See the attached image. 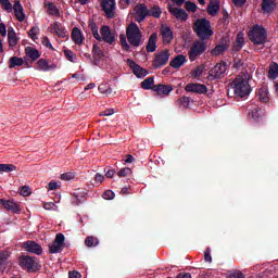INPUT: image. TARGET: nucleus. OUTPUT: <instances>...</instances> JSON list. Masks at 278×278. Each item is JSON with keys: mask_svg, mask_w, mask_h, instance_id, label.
<instances>
[{"mask_svg": "<svg viewBox=\"0 0 278 278\" xmlns=\"http://www.w3.org/2000/svg\"><path fill=\"white\" fill-rule=\"evenodd\" d=\"M119 43L124 51H130L131 47L138 48L142 45V31L138 24L132 22L126 27V36L119 35Z\"/></svg>", "mask_w": 278, "mask_h": 278, "instance_id": "1", "label": "nucleus"}, {"mask_svg": "<svg viewBox=\"0 0 278 278\" xmlns=\"http://www.w3.org/2000/svg\"><path fill=\"white\" fill-rule=\"evenodd\" d=\"M231 88L237 97H249L251 94V85H249V79L243 76H238L231 83Z\"/></svg>", "mask_w": 278, "mask_h": 278, "instance_id": "2", "label": "nucleus"}, {"mask_svg": "<svg viewBox=\"0 0 278 278\" xmlns=\"http://www.w3.org/2000/svg\"><path fill=\"white\" fill-rule=\"evenodd\" d=\"M193 29L201 40H208V38L214 35L210 21L205 18L197 20Z\"/></svg>", "mask_w": 278, "mask_h": 278, "instance_id": "3", "label": "nucleus"}, {"mask_svg": "<svg viewBox=\"0 0 278 278\" xmlns=\"http://www.w3.org/2000/svg\"><path fill=\"white\" fill-rule=\"evenodd\" d=\"M20 266L23 270H28V273H36L42 268L40 262L36 256H21Z\"/></svg>", "mask_w": 278, "mask_h": 278, "instance_id": "4", "label": "nucleus"}, {"mask_svg": "<svg viewBox=\"0 0 278 278\" xmlns=\"http://www.w3.org/2000/svg\"><path fill=\"white\" fill-rule=\"evenodd\" d=\"M249 38L254 45H266V40L268 37L266 29L262 26L256 25L250 30Z\"/></svg>", "mask_w": 278, "mask_h": 278, "instance_id": "5", "label": "nucleus"}, {"mask_svg": "<svg viewBox=\"0 0 278 278\" xmlns=\"http://www.w3.org/2000/svg\"><path fill=\"white\" fill-rule=\"evenodd\" d=\"M207 51V43L205 41H195L193 42L189 51V60L194 62L199 55H203Z\"/></svg>", "mask_w": 278, "mask_h": 278, "instance_id": "6", "label": "nucleus"}, {"mask_svg": "<svg viewBox=\"0 0 278 278\" xmlns=\"http://www.w3.org/2000/svg\"><path fill=\"white\" fill-rule=\"evenodd\" d=\"M50 34H54L58 38H68V31L66 30V27H64V24L60 22H53L49 26Z\"/></svg>", "mask_w": 278, "mask_h": 278, "instance_id": "7", "label": "nucleus"}, {"mask_svg": "<svg viewBox=\"0 0 278 278\" xmlns=\"http://www.w3.org/2000/svg\"><path fill=\"white\" fill-rule=\"evenodd\" d=\"M168 60H170V52H168V50L159 52L154 56V61H153L154 68H162V66H166V64H168Z\"/></svg>", "mask_w": 278, "mask_h": 278, "instance_id": "8", "label": "nucleus"}, {"mask_svg": "<svg viewBox=\"0 0 278 278\" xmlns=\"http://www.w3.org/2000/svg\"><path fill=\"white\" fill-rule=\"evenodd\" d=\"M65 237L62 233H58L52 243L49 244V252L52 254L62 253L64 250Z\"/></svg>", "mask_w": 278, "mask_h": 278, "instance_id": "9", "label": "nucleus"}, {"mask_svg": "<svg viewBox=\"0 0 278 278\" xmlns=\"http://www.w3.org/2000/svg\"><path fill=\"white\" fill-rule=\"evenodd\" d=\"M134 16L137 23H142V21L149 16V9H147V4H137L134 9Z\"/></svg>", "mask_w": 278, "mask_h": 278, "instance_id": "10", "label": "nucleus"}, {"mask_svg": "<svg viewBox=\"0 0 278 278\" xmlns=\"http://www.w3.org/2000/svg\"><path fill=\"white\" fill-rule=\"evenodd\" d=\"M102 40L108 45H114L116 42V34L110 29V26H102L100 29Z\"/></svg>", "mask_w": 278, "mask_h": 278, "instance_id": "11", "label": "nucleus"}, {"mask_svg": "<svg viewBox=\"0 0 278 278\" xmlns=\"http://www.w3.org/2000/svg\"><path fill=\"white\" fill-rule=\"evenodd\" d=\"M127 65L131 68L134 75H136V77H138L139 79H143V77H147L149 75V72L142 67H140V65L136 64L134 60L128 59L127 60Z\"/></svg>", "mask_w": 278, "mask_h": 278, "instance_id": "12", "label": "nucleus"}, {"mask_svg": "<svg viewBox=\"0 0 278 278\" xmlns=\"http://www.w3.org/2000/svg\"><path fill=\"white\" fill-rule=\"evenodd\" d=\"M101 7L108 18H114V10H116V0H102Z\"/></svg>", "mask_w": 278, "mask_h": 278, "instance_id": "13", "label": "nucleus"}, {"mask_svg": "<svg viewBox=\"0 0 278 278\" xmlns=\"http://www.w3.org/2000/svg\"><path fill=\"white\" fill-rule=\"evenodd\" d=\"M186 92H194L195 94H205L207 86L203 84L191 83L185 87Z\"/></svg>", "mask_w": 278, "mask_h": 278, "instance_id": "14", "label": "nucleus"}, {"mask_svg": "<svg viewBox=\"0 0 278 278\" xmlns=\"http://www.w3.org/2000/svg\"><path fill=\"white\" fill-rule=\"evenodd\" d=\"M0 203H2L4 210H8V212H12L13 214H18V212H21V205L17 202H14V200L1 199Z\"/></svg>", "mask_w": 278, "mask_h": 278, "instance_id": "15", "label": "nucleus"}, {"mask_svg": "<svg viewBox=\"0 0 278 278\" xmlns=\"http://www.w3.org/2000/svg\"><path fill=\"white\" fill-rule=\"evenodd\" d=\"M23 247L28 253H34L35 255H42V247L36 243V241H26L23 243Z\"/></svg>", "mask_w": 278, "mask_h": 278, "instance_id": "16", "label": "nucleus"}, {"mask_svg": "<svg viewBox=\"0 0 278 278\" xmlns=\"http://www.w3.org/2000/svg\"><path fill=\"white\" fill-rule=\"evenodd\" d=\"M58 68V65L55 63H49L46 59H40L37 62V71H43V73H47L49 71H55Z\"/></svg>", "mask_w": 278, "mask_h": 278, "instance_id": "17", "label": "nucleus"}, {"mask_svg": "<svg viewBox=\"0 0 278 278\" xmlns=\"http://www.w3.org/2000/svg\"><path fill=\"white\" fill-rule=\"evenodd\" d=\"M161 35L163 38V42L165 45H170V42L173 41V30L170 29V27H168V25L161 26Z\"/></svg>", "mask_w": 278, "mask_h": 278, "instance_id": "18", "label": "nucleus"}, {"mask_svg": "<svg viewBox=\"0 0 278 278\" xmlns=\"http://www.w3.org/2000/svg\"><path fill=\"white\" fill-rule=\"evenodd\" d=\"M154 92L160 97H168L170 91L173 90V86L170 85H155L153 87Z\"/></svg>", "mask_w": 278, "mask_h": 278, "instance_id": "19", "label": "nucleus"}, {"mask_svg": "<svg viewBox=\"0 0 278 278\" xmlns=\"http://www.w3.org/2000/svg\"><path fill=\"white\" fill-rule=\"evenodd\" d=\"M13 10L15 12V17L20 23H23L25 21V11L23 9V4H21V1L16 0L13 4Z\"/></svg>", "mask_w": 278, "mask_h": 278, "instance_id": "20", "label": "nucleus"}, {"mask_svg": "<svg viewBox=\"0 0 278 278\" xmlns=\"http://www.w3.org/2000/svg\"><path fill=\"white\" fill-rule=\"evenodd\" d=\"M169 12L173 14V16H175V18H178V21H188V13H186V11L182 9L170 5Z\"/></svg>", "mask_w": 278, "mask_h": 278, "instance_id": "21", "label": "nucleus"}, {"mask_svg": "<svg viewBox=\"0 0 278 278\" xmlns=\"http://www.w3.org/2000/svg\"><path fill=\"white\" fill-rule=\"evenodd\" d=\"M146 49L148 51V53H153L155 52V50L157 49V34L153 33L149 40H148V45L146 46Z\"/></svg>", "mask_w": 278, "mask_h": 278, "instance_id": "22", "label": "nucleus"}, {"mask_svg": "<svg viewBox=\"0 0 278 278\" xmlns=\"http://www.w3.org/2000/svg\"><path fill=\"white\" fill-rule=\"evenodd\" d=\"M227 71V63H217L212 70L211 73L215 77H220V75H224Z\"/></svg>", "mask_w": 278, "mask_h": 278, "instance_id": "23", "label": "nucleus"}, {"mask_svg": "<svg viewBox=\"0 0 278 278\" xmlns=\"http://www.w3.org/2000/svg\"><path fill=\"white\" fill-rule=\"evenodd\" d=\"M72 40L75 45H84V34L77 27L73 28L72 30Z\"/></svg>", "mask_w": 278, "mask_h": 278, "instance_id": "24", "label": "nucleus"}, {"mask_svg": "<svg viewBox=\"0 0 278 278\" xmlns=\"http://www.w3.org/2000/svg\"><path fill=\"white\" fill-rule=\"evenodd\" d=\"M277 8V3L275 0H263L262 2V10L265 14H270Z\"/></svg>", "mask_w": 278, "mask_h": 278, "instance_id": "25", "label": "nucleus"}, {"mask_svg": "<svg viewBox=\"0 0 278 278\" xmlns=\"http://www.w3.org/2000/svg\"><path fill=\"white\" fill-rule=\"evenodd\" d=\"M8 40L9 47H16V45H18V37H16V31L14 30L13 27H9Z\"/></svg>", "mask_w": 278, "mask_h": 278, "instance_id": "26", "label": "nucleus"}, {"mask_svg": "<svg viewBox=\"0 0 278 278\" xmlns=\"http://www.w3.org/2000/svg\"><path fill=\"white\" fill-rule=\"evenodd\" d=\"M220 10V2L212 0L208 4L207 12L211 16H216Z\"/></svg>", "mask_w": 278, "mask_h": 278, "instance_id": "27", "label": "nucleus"}, {"mask_svg": "<svg viewBox=\"0 0 278 278\" xmlns=\"http://www.w3.org/2000/svg\"><path fill=\"white\" fill-rule=\"evenodd\" d=\"M186 64V55L179 54L170 62L172 68H181Z\"/></svg>", "mask_w": 278, "mask_h": 278, "instance_id": "28", "label": "nucleus"}, {"mask_svg": "<svg viewBox=\"0 0 278 278\" xmlns=\"http://www.w3.org/2000/svg\"><path fill=\"white\" fill-rule=\"evenodd\" d=\"M244 47V34L239 33L233 43V51H240Z\"/></svg>", "mask_w": 278, "mask_h": 278, "instance_id": "29", "label": "nucleus"}, {"mask_svg": "<svg viewBox=\"0 0 278 278\" xmlns=\"http://www.w3.org/2000/svg\"><path fill=\"white\" fill-rule=\"evenodd\" d=\"M258 99L262 103H268L270 101V97L268 96V87H262L258 90Z\"/></svg>", "mask_w": 278, "mask_h": 278, "instance_id": "30", "label": "nucleus"}, {"mask_svg": "<svg viewBox=\"0 0 278 278\" xmlns=\"http://www.w3.org/2000/svg\"><path fill=\"white\" fill-rule=\"evenodd\" d=\"M25 51H26V55L30 58V60H33L34 62H36V60L40 58V52L33 47H27Z\"/></svg>", "mask_w": 278, "mask_h": 278, "instance_id": "31", "label": "nucleus"}, {"mask_svg": "<svg viewBox=\"0 0 278 278\" xmlns=\"http://www.w3.org/2000/svg\"><path fill=\"white\" fill-rule=\"evenodd\" d=\"M23 64H25L23 58L13 56L9 61V68H16V66H23Z\"/></svg>", "mask_w": 278, "mask_h": 278, "instance_id": "32", "label": "nucleus"}, {"mask_svg": "<svg viewBox=\"0 0 278 278\" xmlns=\"http://www.w3.org/2000/svg\"><path fill=\"white\" fill-rule=\"evenodd\" d=\"M225 51H227V45L222 43V45L216 46L211 51V54H213V55H223V53H225Z\"/></svg>", "mask_w": 278, "mask_h": 278, "instance_id": "33", "label": "nucleus"}, {"mask_svg": "<svg viewBox=\"0 0 278 278\" xmlns=\"http://www.w3.org/2000/svg\"><path fill=\"white\" fill-rule=\"evenodd\" d=\"M268 77H269V79H277L278 78V65L276 63H273L269 66Z\"/></svg>", "mask_w": 278, "mask_h": 278, "instance_id": "34", "label": "nucleus"}, {"mask_svg": "<svg viewBox=\"0 0 278 278\" xmlns=\"http://www.w3.org/2000/svg\"><path fill=\"white\" fill-rule=\"evenodd\" d=\"M153 84H155V80L153 79V77L146 78L141 83V88H143V90H151V88H153Z\"/></svg>", "mask_w": 278, "mask_h": 278, "instance_id": "35", "label": "nucleus"}, {"mask_svg": "<svg viewBox=\"0 0 278 278\" xmlns=\"http://www.w3.org/2000/svg\"><path fill=\"white\" fill-rule=\"evenodd\" d=\"M148 16H153L154 18H160V16H162V9H160V7H152L148 11Z\"/></svg>", "mask_w": 278, "mask_h": 278, "instance_id": "36", "label": "nucleus"}, {"mask_svg": "<svg viewBox=\"0 0 278 278\" xmlns=\"http://www.w3.org/2000/svg\"><path fill=\"white\" fill-rule=\"evenodd\" d=\"M16 170L14 164H0V173H12Z\"/></svg>", "mask_w": 278, "mask_h": 278, "instance_id": "37", "label": "nucleus"}, {"mask_svg": "<svg viewBox=\"0 0 278 278\" xmlns=\"http://www.w3.org/2000/svg\"><path fill=\"white\" fill-rule=\"evenodd\" d=\"M64 55H65L66 60H68V62H73V64H75V62H77V54H75V52H73L71 50H64Z\"/></svg>", "mask_w": 278, "mask_h": 278, "instance_id": "38", "label": "nucleus"}, {"mask_svg": "<svg viewBox=\"0 0 278 278\" xmlns=\"http://www.w3.org/2000/svg\"><path fill=\"white\" fill-rule=\"evenodd\" d=\"M85 244L86 247H98L99 245V239L94 238V237H87L85 239Z\"/></svg>", "mask_w": 278, "mask_h": 278, "instance_id": "39", "label": "nucleus"}, {"mask_svg": "<svg viewBox=\"0 0 278 278\" xmlns=\"http://www.w3.org/2000/svg\"><path fill=\"white\" fill-rule=\"evenodd\" d=\"M99 92H101V94H105L106 97H110V94H112V88L108 85H100L98 87Z\"/></svg>", "mask_w": 278, "mask_h": 278, "instance_id": "40", "label": "nucleus"}, {"mask_svg": "<svg viewBox=\"0 0 278 278\" xmlns=\"http://www.w3.org/2000/svg\"><path fill=\"white\" fill-rule=\"evenodd\" d=\"M38 34H40V28L38 26H34L28 31V36L31 38V40H38Z\"/></svg>", "mask_w": 278, "mask_h": 278, "instance_id": "41", "label": "nucleus"}, {"mask_svg": "<svg viewBox=\"0 0 278 278\" xmlns=\"http://www.w3.org/2000/svg\"><path fill=\"white\" fill-rule=\"evenodd\" d=\"M191 77H193V79H201V77H203V67H195L191 72Z\"/></svg>", "mask_w": 278, "mask_h": 278, "instance_id": "42", "label": "nucleus"}, {"mask_svg": "<svg viewBox=\"0 0 278 278\" xmlns=\"http://www.w3.org/2000/svg\"><path fill=\"white\" fill-rule=\"evenodd\" d=\"M0 5H2L3 10H5V12H12L13 8H12V2H10V0H0Z\"/></svg>", "mask_w": 278, "mask_h": 278, "instance_id": "43", "label": "nucleus"}, {"mask_svg": "<svg viewBox=\"0 0 278 278\" xmlns=\"http://www.w3.org/2000/svg\"><path fill=\"white\" fill-rule=\"evenodd\" d=\"M48 12L52 16H58V14H60L58 7H55L53 3H48Z\"/></svg>", "mask_w": 278, "mask_h": 278, "instance_id": "44", "label": "nucleus"}, {"mask_svg": "<svg viewBox=\"0 0 278 278\" xmlns=\"http://www.w3.org/2000/svg\"><path fill=\"white\" fill-rule=\"evenodd\" d=\"M8 260H10V252L8 251L0 252V264H5Z\"/></svg>", "mask_w": 278, "mask_h": 278, "instance_id": "45", "label": "nucleus"}, {"mask_svg": "<svg viewBox=\"0 0 278 278\" xmlns=\"http://www.w3.org/2000/svg\"><path fill=\"white\" fill-rule=\"evenodd\" d=\"M185 8L188 12H197V4L194 2H185Z\"/></svg>", "mask_w": 278, "mask_h": 278, "instance_id": "46", "label": "nucleus"}, {"mask_svg": "<svg viewBox=\"0 0 278 278\" xmlns=\"http://www.w3.org/2000/svg\"><path fill=\"white\" fill-rule=\"evenodd\" d=\"M131 175V168L124 167L118 172V177H129Z\"/></svg>", "mask_w": 278, "mask_h": 278, "instance_id": "47", "label": "nucleus"}, {"mask_svg": "<svg viewBox=\"0 0 278 278\" xmlns=\"http://www.w3.org/2000/svg\"><path fill=\"white\" fill-rule=\"evenodd\" d=\"M41 43H42L43 47H46L47 49H51V51H53V45H51V40H49V37H42V38H41Z\"/></svg>", "mask_w": 278, "mask_h": 278, "instance_id": "48", "label": "nucleus"}, {"mask_svg": "<svg viewBox=\"0 0 278 278\" xmlns=\"http://www.w3.org/2000/svg\"><path fill=\"white\" fill-rule=\"evenodd\" d=\"M103 199H105V201H112V199H114L115 194L114 191L112 190H106L103 194H102Z\"/></svg>", "mask_w": 278, "mask_h": 278, "instance_id": "49", "label": "nucleus"}, {"mask_svg": "<svg viewBox=\"0 0 278 278\" xmlns=\"http://www.w3.org/2000/svg\"><path fill=\"white\" fill-rule=\"evenodd\" d=\"M20 194L22 197H29V194H31V189L27 186H24V187L21 188Z\"/></svg>", "mask_w": 278, "mask_h": 278, "instance_id": "50", "label": "nucleus"}, {"mask_svg": "<svg viewBox=\"0 0 278 278\" xmlns=\"http://www.w3.org/2000/svg\"><path fill=\"white\" fill-rule=\"evenodd\" d=\"M93 55L94 58H103V51L97 45L93 46Z\"/></svg>", "mask_w": 278, "mask_h": 278, "instance_id": "51", "label": "nucleus"}, {"mask_svg": "<svg viewBox=\"0 0 278 278\" xmlns=\"http://www.w3.org/2000/svg\"><path fill=\"white\" fill-rule=\"evenodd\" d=\"M0 36H2V38L8 36V27L3 23H0Z\"/></svg>", "mask_w": 278, "mask_h": 278, "instance_id": "52", "label": "nucleus"}, {"mask_svg": "<svg viewBox=\"0 0 278 278\" xmlns=\"http://www.w3.org/2000/svg\"><path fill=\"white\" fill-rule=\"evenodd\" d=\"M73 174H71V173H65V174H62L61 175V179L63 180V181H71V179H73Z\"/></svg>", "mask_w": 278, "mask_h": 278, "instance_id": "53", "label": "nucleus"}, {"mask_svg": "<svg viewBox=\"0 0 278 278\" xmlns=\"http://www.w3.org/2000/svg\"><path fill=\"white\" fill-rule=\"evenodd\" d=\"M43 207H45L46 210H58V206H56L55 203H53V202L45 203V204H43Z\"/></svg>", "mask_w": 278, "mask_h": 278, "instance_id": "54", "label": "nucleus"}, {"mask_svg": "<svg viewBox=\"0 0 278 278\" xmlns=\"http://www.w3.org/2000/svg\"><path fill=\"white\" fill-rule=\"evenodd\" d=\"M204 261H205V262H208V264H211V262H212V253L210 252V249H207V250L204 252Z\"/></svg>", "mask_w": 278, "mask_h": 278, "instance_id": "55", "label": "nucleus"}, {"mask_svg": "<svg viewBox=\"0 0 278 278\" xmlns=\"http://www.w3.org/2000/svg\"><path fill=\"white\" fill-rule=\"evenodd\" d=\"M228 278H244V274H242V271H235L230 274Z\"/></svg>", "mask_w": 278, "mask_h": 278, "instance_id": "56", "label": "nucleus"}, {"mask_svg": "<svg viewBox=\"0 0 278 278\" xmlns=\"http://www.w3.org/2000/svg\"><path fill=\"white\" fill-rule=\"evenodd\" d=\"M114 109H108L105 111H103L100 116H112L114 114Z\"/></svg>", "mask_w": 278, "mask_h": 278, "instance_id": "57", "label": "nucleus"}, {"mask_svg": "<svg viewBox=\"0 0 278 278\" xmlns=\"http://www.w3.org/2000/svg\"><path fill=\"white\" fill-rule=\"evenodd\" d=\"M94 179L98 184H103V179H105V176L97 173Z\"/></svg>", "mask_w": 278, "mask_h": 278, "instance_id": "58", "label": "nucleus"}, {"mask_svg": "<svg viewBox=\"0 0 278 278\" xmlns=\"http://www.w3.org/2000/svg\"><path fill=\"white\" fill-rule=\"evenodd\" d=\"M232 3L237 8H242V5H244V3H247V0H232Z\"/></svg>", "mask_w": 278, "mask_h": 278, "instance_id": "59", "label": "nucleus"}, {"mask_svg": "<svg viewBox=\"0 0 278 278\" xmlns=\"http://www.w3.org/2000/svg\"><path fill=\"white\" fill-rule=\"evenodd\" d=\"M260 112H262V110L252 111L251 113H249V117L250 118H258Z\"/></svg>", "mask_w": 278, "mask_h": 278, "instance_id": "60", "label": "nucleus"}, {"mask_svg": "<svg viewBox=\"0 0 278 278\" xmlns=\"http://www.w3.org/2000/svg\"><path fill=\"white\" fill-rule=\"evenodd\" d=\"M58 188H59L58 182H55V181L49 182V186H48L49 190H58Z\"/></svg>", "mask_w": 278, "mask_h": 278, "instance_id": "61", "label": "nucleus"}, {"mask_svg": "<svg viewBox=\"0 0 278 278\" xmlns=\"http://www.w3.org/2000/svg\"><path fill=\"white\" fill-rule=\"evenodd\" d=\"M114 175H116V172L114 169H109L105 174V177H108L109 179H112Z\"/></svg>", "mask_w": 278, "mask_h": 278, "instance_id": "62", "label": "nucleus"}, {"mask_svg": "<svg viewBox=\"0 0 278 278\" xmlns=\"http://www.w3.org/2000/svg\"><path fill=\"white\" fill-rule=\"evenodd\" d=\"M68 278H81V275L78 271H71Z\"/></svg>", "mask_w": 278, "mask_h": 278, "instance_id": "63", "label": "nucleus"}, {"mask_svg": "<svg viewBox=\"0 0 278 278\" xmlns=\"http://www.w3.org/2000/svg\"><path fill=\"white\" fill-rule=\"evenodd\" d=\"M97 85L94 83H90L85 87V90H92V88H96Z\"/></svg>", "mask_w": 278, "mask_h": 278, "instance_id": "64", "label": "nucleus"}]
</instances>
